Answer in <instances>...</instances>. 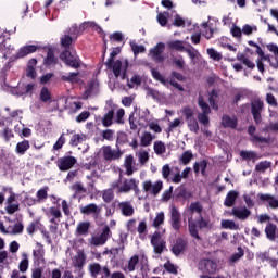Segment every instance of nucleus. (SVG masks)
Returning a JSON list of instances; mask_svg holds the SVG:
<instances>
[{
	"label": "nucleus",
	"instance_id": "0e129e2a",
	"mask_svg": "<svg viewBox=\"0 0 278 278\" xmlns=\"http://www.w3.org/2000/svg\"><path fill=\"white\" fill-rule=\"evenodd\" d=\"M40 100L43 102L47 101H51V92L49 91V89H47V87H43L40 91Z\"/></svg>",
	"mask_w": 278,
	"mask_h": 278
},
{
	"label": "nucleus",
	"instance_id": "6e6552de",
	"mask_svg": "<svg viewBox=\"0 0 278 278\" xmlns=\"http://www.w3.org/2000/svg\"><path fill=\"white\" fill-rule=\"evenodd\" d=\"M108 238H110V227L105 226L100 235H93L89 239V243L92 247H103L108 242Z\"/></svg>",
	"mask_w": 278,
	"mask_h": 278
},
{
	"label": "nucleus",
	"instance_id": "09e8293b",
	"mask_svg": "<svg viewBox=\"0 0 278 278\" xmlns=\"http://www.w3.org/2000/svg\"><path fill=\"white\" fill-rule=\"evenodd\" d=\"M154 153H156V155H163V153H166V144L162 141H155Z\"/></svg>",
	"mask_w": 278,
	"mask_h": 278
},
{
	"label": "nucleus",
	"instance_id": "b1692460",
	"mask_svg": "<svg viewBox=\"0 0 278 278\" xmlns=\"http://www.w3.org/2000/svg\"><path fill=\"white\" fill-rule=\"evenodd\" d=\"M232 216H236V218H239L240 220H247V217L251 216V211L247 207H233Z\"/></svg>",
	"mask_w": 278,
	"mask_h": 278
},
{
	"label": "nucleus",
	"instance_id": "bf43d9fd",
	"mask_svg": "<svg viewBox=\"0 0 278 278\" xmlns=\"http://www.w3.org/2000/svg\"><path fill=\"white\" fill-rule=\"evenodd\" d=\"M170 175H173V172L170 170V165L166 164L162 167V177L163 179H166L167 181H170Z\"/></svg>",
	"mask_w": 278,
	"mask_h": 278
},
{
	"label": "nucleus",
	"instance_id": "de8ad7c7",
	"mask_svg": "<svg viewBox=\"0 0 278 278\" xmlns=\"http://www.w3.org/2000/svg\"><path fill=\"white\" fill-rule=\"evenodd\" d=\"M205 168H207V161L205 160L195 163L193 166L194 173H202V175H205Z\"/></svg>",
	"mask_w": 278,
	"mask_h": 278
},
{
	"label": "nucleus",
	"instance_id": "412c9836",
	"mask_svg": "<svg viewBox=\"0 0 278 278\" xmlns=\"http://www.w3.org/2000/svg\"><path fill=\"white\" fill-rule=\"evenodd\" d=\"M151 244L153 245L155 253H162V251H164V242H162L160 232H155L152 236Z\"/></svg>",
	"mask_w": 278,
	"mask_h": 278
},
{
	"label": "nucleus",
	"instance_id": "6e6d98bb",
	"mask_svg": "<svg viewBox=\"0 0 278 278\" xmlns=\"http://www.w3.org/2000/svg\"><path fill=\"white\" fill-rule=\"evenodd\" d=\"M151 73L152 77L156 79V81H160L161 84H163V86H168V80H166L164 76L160 74V72H157L156 70H152Z\"/></svg>",
	"mask_w": 278,
	"mask_h": 278
},
{
	"label": "nucleus",
	"instance_id": "bb28decb",
	"mask_svg": "<svg viewBox=\"0 0 278 278\" xmlns=\"http://www.w3.org/2000/svg\"><path fill=\"white\" fill-rule=\"evenodd\" d=\"M38 61L36 59H30L27 63L26 75L30 77V79H36V65Z\"/></svg>",
	"mask_w": 278,
	"mask_h": 278
},
{
	"label": "nucleus",
	"instance_id": "a878e982",
	"mask_svg": "<svg viewBox=\"0 0 278 278\" xmlns=\"http://www.w3.org/2000/svg\"><path fill=\"white\" fill-rule=\"evenodd\" d=\"M80 213L81 214H94L96 216L99 215L101 213V206H98L97 204H89L86 206H81L80 207Z\"/></svg>",
	"mask_w": 278,
	"mask_h": 278
},
{
	"label": "nucleus",
	"instance_id": "49530a36",
	"mask_svg": "<svg viewBox=\"0 0 278 278\" xmlns=\"http://www.w3.org/2000/svg\"><path fill=\"white\" fill-rule=\"evenodd\" d=\"M169 16H170V13H168V12H163V13L157 14L156 18H157V23L161 25V27H166Z\"/></svg>",
	"mask_w": 278,
	"mask_h": 278
},
{
	"label": "nucleus",
	"instance_id": "ddd939ff",
	"mask_svg": "<svg viewBox=\"0 0 278 278\" xmlns=\"http://www.w3.org/2000/svg\"><path fill=\"white\" fill-rule=\"evenodd\" d=\"M251 105H252V115L255 123H262V110H264V102L260 99H254Z\"/></svg>",
	"mask_w": 278,
	"mask_h": 278
},
{
	"label": "nucleus",
	"instance_id": "423d86ee",
	"mask_svg": "<svg viewBox=\"0 0 278 278\" xmlns=\"http://www.w3.org/2000/svg\"><path fill=\"white\" fill-rule=\"evenodd\" d=\"M100 155L109 162H112L114 160H121L123 157V152L121 150H114L110 146H104L99 151Z\"/></svg>",
	"mask_w": 278,
	"mask_h": 278
},
{
	"label": "nucleus",
	"instance_id": "a19ab883",
	"mask_svg": "<svg viewBox=\"0 0 278 278\" xmlns=\"http://www.w3.org/2000/svg\"><path fill=\"white\" fill-rule=\"evenodd\" d=\"M207 55L214 62H220L223 60V54L214 48L206 49Z\"/></svg>",
	"mask_w": 278,
	"mask_h": 278
},
{
	"label": "nucleus",
	"instance_id": "c03bdc74",
	"mask_svg": "<svg viewBox=\"0 0 278 278\" xmlns=\"http://www.w3.org/2000/svg\"><path fill=\"white\" fill-rule=\"evenodd\" d=\"M63 81H70L71 84H78L79 74L78 73H70L62 76Z\"/></svg>",
	"mask_w": 278,
	"mask_h": 278
},
{
	"label": "nucleus",
	"instance_id": "864d4df0",
	"mask_svg": "<svg viewBox=\"0 0 278 278\" xmlns=\"http://www.w3.org/2000/svg\"><path fill=\"white\" fill-rule=\"evenodd\" d=\"M248 134H250V136H252L251 140L252 142H266V138H261L258 136H253V134H255V127L250 126L248 129Z\"/></svg>",
	"mask_w": 278,
	"mask_h": 278
},
{
	"label": "nucleus",
	"instance_id": "72a5a7b5",
	"mask_svg": "<svg viewBox=\"0 0 278 278\" xmlns=\"http://www.w3.org/2000/svg\"><path fill=\"white\" fill-rule=\"evenodd\" d=\"M90 229L89 222H80L76 227V236H86Z\"/></svg>",
	"mask_w": 278,
	"mask_h": 278
},
{
	"label": "nucleus",
	"instance_id": "9b49d317",
	"mask_svg": "<svg viewBox=\"0 0 278 278\" xmlns=\"http://www.w3.org/2000/svg\"><path fill=\"white\" fill-rule=\"evenodd\" d=\"M198 268L199 270H201V273H204L205 275H214V273L218 270V264H216V262L212 260L204 258L200 261Z\"/></svg>",
	"mask_w": 278,
	"mask_h": 278
},
{
	"label": "nucleus",
	"instance_id": "338daca9",
	"mask_svg": "<svg viewBox=\"0 0 278 278\" xmlns=\"http://www.w3.org/2000/svg\"><path fill=\"white\" fill-rule=\"evenodd\" d=\"M138 157H139V163L141 164V165H144V164H147L148 162H149V152H147V151H140V152H138Z\"/></svg>",
	"mask_w": 278,
	"mask_h": 278
},
{
	"label": "nucleus",
	"instance_id": "c9c22d12",
	"mask_svg": "<svg viewBox=\"0 0 278 278\" xmlns=\"http://www.w3.org/2000/svg\"><path fill=\"white\" fill-rule=\"evenodd\" d=\"M174 255H181L186 251V241L178 240L172 248Z\"/></svg>",
	"mask_w": 278,
	"mask_h": 278
},
{
	"label": "nucleus",
	"instance_id": "2eb2a0df",
	"mask_svg": "<svg viewBox=\"0 0 278 278\" xmlns=\"http://www.w3.org/2000/svg\"><path fill=\"white\" fill-rule=\"evenodd\" d=\"M72 262L73 266L75 268H78V276L81 277L84 275L81 268H84V265L86 264V254L84 253V251L79 250L72 258Z\"/></svg>",
	"mask_w": 278,
	"mask_h": 278
},
{
	"label": "nucleus",
	"instance_id": "f03ea898",
	"mask_svg": "<svg viewBox=\"0 0 278 278\" xmlns=\"http://www.w3.org/2000/svg\"><path fill=\"white\" fill-rule=\"evenodd\" d=\"M202 210L203 207L201 206V204L199 202H194L191 203L190 206L184 212V215L188 218L189 233L195 240H201V237L199 236L197 224H194V220L192 219V214H201Z\"/></svg>",
	"mask_w": 278,
	"mask_h": 278
},
{
	"label": "nucleus",
	"instance_id": "20e7f679",
	"mask_svg": "<svg viewBox=\"0 0 278 278\" xmlns=\"http://www.w3.org/2000/svg\"><path fill=\"white\" fill-rule=\"evenodd\" d=\"M198 105L201 108L202 113L198 114V121L203 125V127L210 126V117L208 114L211 112L210 105L205 103V99H203V96H200L198 99Z\"/></svg>",
	"mask_w": 278,
	"mask_h": 278
},
{
	"label": "nucleus",
	"instance_id": "39448f33",
	"mask_svg": "<svg viewBox=\"0 0 278 278\" xmlns=\"http://www.w3.org/2000/svg\"><path fill=\"white\" fill-rule=\"evenodd\" d=\"M139 181L130 178L125 179L124 181L118 180L117 182H113L112 188L116 189V192H130V190H136L138 188Z\"/></svg>",
	"mask_w": 278,
	"mask_h": 278
},
{
	"label": "nucleus",
	"instance_id": "f8f14e48",
	"mask_svg": "<svg viewBox=\"0 0 278 278\" xmlns=\"http://www.w3.org/2000/svg\"><path fill=\"white\" fill-rule=\"evenodd\" d=\"M166 49V45L163 42H159L154 48L150 49L149 55L154 60V62H164V50Z\"/></svg>",
	"mask_w": 278,
	"mask_h": 278
},
{
	"label": "nucleus",
	"instance_id": "4d7b16f0",
	"mask_svg": "<svg viewBox=\"0 0 278 278\" xmlns=\"http://www.w3.org/2000/svg\"><path fill=\"white\" fill-rule=\"evenodd\" d=\"M254 31H257L256 25L245 24L242 27V34H244V36H251V34H254Z\"/></svg>",
	"mask_w": 278,
	"mask_h": 278
},
{
	"label": "nucleus",
	"instance_id": "8fccbe9b",
	"mask_svg": "<svg viewBox=\"0 0 278 278\" xmlns=\"http://www.w3.org/2000/svg\"><path fill=\"white\" fill-rule=\"evenodd\" d=\"M88 27L98 31V34H101V31H102V29L99 27V25H97L94 22H84L80 25V29H88Z\"/></svg>",
	"mask_w": 278,
	"mask_h": 278
},
{
	"label": "nucleus",
	"instance_id": "13d9d810",
	"mask_svg": "<svg viewBox=\"0 0 278 278\" xmlns=\"http://www.w3.org/2000/svg\"><path fill=\"white\" fill-rule=\"evenodd\" d=\"M267 49L268 51H270L271 53H274V55L276 56V63L271 64V66L274 68H278V47L276 45H267Z\"/></svg>",
	"mask_w": 278,
	"mask_h": 278
},
{
	"label": "nucleus",
	"instance_id": "603ef678",
	"mask_svg": "<svg viewBox=\"0 0 278 278\" xmlns=\"http://www.w3.org/2000/svg\"><path fill=\"white\" fill-rule=\"evenodd\" d=\"M182 125H184L182 118H175L174 121L169 122L168 131H175L177 127H181Z\"/></svg>",
	"mask_w": 278,
	"mask_h": 278
},
{
	"label": "nucleus",
	"instance_id": "1a4fd4ad",
	"mask_svg": "<svg viewBox=\"0 0 278 278\" xmlns=\"http://www.w3.org/2000/svg\"><path fill=\"white\" fill-rule=\"evenodd\" d=\"M248 45H250V47H255L256 53L258 55V59L256 61V66L260 71V73H264V62L267 61L270 64H273L270 59L264 54V51L262 50V48L257 43H255L254 41L250 40V41H248Z\"/></svg>",
	"mask_w": 278,
	"mask_h": 278
},
{
	"label": "nucleus",
	"instance_id": "c85d7f7f",
	"mask_svg": "<svg viewBox=\"0 0 278 278\" xmlns=\"http://www.w3.org/2000/svg\"><path fill=\"white\" fill-rule=\"evenodd\" d=\"M138 262H140L138 255L131 256L128 264L123 268L124 273H134L138 266Z\"/></svg>",
	"mask_w": 278,
	"mask_h": 278
},
{
	"label": "nucleus",
	"instance_id": "f257e3e1",
	"mask_svg": "<svg viewBox=\"0 0 278 278\" xmlns=\"http://www.w3.org/2000/svg\"><path fill=\"white\" fill-rule=\"evenodd\" d=\"M129 125H130V129H138V127H147L148 125L149 129L154 134H162V126H160V121L152 119L147 123L144 117L138 118V114L136 113H132L129 116Z\"/></svg>",
	"mask_w": 278,
	"mask_h": 278
},
{
	"label": "nucleus",
	"instance_id": "0eeeda50",
	"mask_svg": "<svg viewBox=\"0 0 278 278\" xmlns=\"http://www.w3.org/2000/svg\"><path fill=\"white\" fill-rule=\"evenodd\" d=\"M60 58L67 66H71V68H79L80 66L79 56H77L75 52L65 50L60 54Z\"/></svg>",
	"mask_w": 278,
	"mask_h": 278
},
{
	"label": "nucleus",
	"instance_id": "774afa93",
	"mask_svg": "<svg viewBox=\"0 0 278 278\" xmlns=\"http://www.w3.org/2000/svg\"><path fill=\"white\" fill-rule=\"evenodd\" d=\"M240 155L243 160H255L257 157V154L253 151H241Z\"/></svg>",
	"mask_w": 278,
	"mask_h": 278
},
{
	"label": "nucleus",
	"instance_id": "aec40b11",
	"mask_svg": "<svg viewBox=\"0 0 278 278\" xmlns=\"http://www.w3.org/2000/svg\"><path fill=\"white\" fill-rule=\"evenodd\" d=\"M265 235L267 240L275 241L278 238L277 225L268 223L265 227Z\"/></svg>",
	"mask_w": 278,
	"mask_h": 278
},
{
	"label": "nucleus",
	"instance_id": "4c0bfd02",
	"mask_svg": "<svg viewBox=\"0 0 278 278\" xmlns=\"http://www.w3.org/2000/svg\"><path fill=\"white\" fill-rule=\"evenodd\" d=\"M114 121V109H111L104 116L102 117V125L104 127H111Z\"/></svg>",
	"mask_w": 278,
	"mask_h": 278
},
{
	"label": "nucleus",
	"instance_id": "5701e85b",
	"mask_svg": "<svg viewBox=\"0 0 278 278\" xmlns=\"http://www.w3.org/2000/svg\"><path fill=\"white\" fill-rule=\"evenodd\" d=\"M258 198L261 201H264L269 207L273 210H277L278 207V199L270 194H260Z\"/></svg>",
	"mask_w": 278,
	"mask_h": 278
},
{
	"label": "nucleus",
	"instance_id": "37998d69",
	"mask_svg": "<svg viewBox=\"0 0 278 278\" xmlns=\"http://www.w3.org/2000/svg\"><path fill=\"white\" fill-rule=\"evenodd\" d=\"M22 232H23V224H14L13 226H9L7 228V233H10L11 236H16Z\"/></svg>",
	"mask_w": 278,
	"mask_h": 278
},
{
	"label": "nucleus",
	"instance_id": "cd10ccee",
	"mask_svg": "<svg viewBox=\"0 0 278 278\" xmlns=\"http://www.w3.org/2000/svg\"><path fill=\"white\" fill-rule=\"evenodd\" d=\"M139 138H140L141 147H151V142H153V140H155V136H153L149 131L142 132Z\"/></svg>",
	"mask_w": 278,
	"mask_h": 278
},
{
	"label": "nucleus",
	"instance_id": "4be33fe9",
	"mask_svg": "<svg viewBox=\"0 0 278 278\" xmlns=\"http://www.w3.org/2000/svg\"><path fill=\"white\" fill-rule=\"evenodd\" d=\"M185 53L190 58L192 64H197L201 60V53L194 47L189 45L185 50Z\"/></svg>",
	"mask_w": 278,
	"mask_h": 278
},
{
	"label": "nucleus",
	"instance_id": "680f3d73",
	"mask_svg": "<svg viewBox=\"0 0 278 278\" xmlns=\"http://www.w3.org/2000/svg\"><path fill=\"white\" fill-rule=\"evenodd\" d=\"M164 219H165L164 212L157 213L154 220H153V227H160V225H163Z\"/></svg>",
	"mask_w": 278,
	"mask_h": 278
},
{
	"label": "nucleus",
	"instance_id": "7c9ffc66",
	"mask_svg": "<svg viewBox=\"0 0 278 278\" xmlns=\"http://www.w3.org/2000/svg\"><path fill=\"white\" fill-rule=\"evenodd\" d=\"M119 210L124 216H134V206L129 202H121Z\"/></svg>",
	"mask_w": 278,
	"mask_h": 278
},
{
	"label": "nucleus",
	"instance_id": "79ce46f5",
	"mask_svg": "<svg viewBox=\"0 0 278 278\" xmlns=\"http://www.w3.org/2000/svg\"><path fill=\"white\" fill-rule=\"evenodd\" d=\"M236 199H238V192L229 191L225 199L226 207H231L233 205V203H236Z\"/></svg>",
	"mask_w": 278,
	"mask_h": 278
},
{
	"label": "nucleus",
	"instance_id": "ea45409f",
	"mask_svg": "<svg viewBox=\"0 0 278 278\" xmlns=\"http://www.w3.org/2000/svg\"><path fill=\"white\" fill-rule=\"evenodd\" d=\"M81 142H86V135H84V134H76V135L72 136L70 144L72 147H78V144H81Z\"/></svg>",
	"mask_w": 278,
	"mask_h": 278
},
{
	"label": "nucleus",
	"instance_id": "473e14b6",
	"mask_svg": "<svg viewBox=\"0 0 278 278\" xmlns=\"http://www.w3.org/2000/svg\"><path fill=\"white\" fill-rule=\"evenodd\" d=\"M33 255L36 260L45 262V248L42 247V244L36 243Z\"/></svg>",
	"mask_w": 278,
	"mask_h": 278
},
{
	"label": "nucleus",
	"instance_id": "052dcab7",
	"mask_svg": "<svg viewBox=\"0 0 278 278\" xmlns=\"http://www.w3.org/2000/svg\"><path fill=\"white\" fill-rule=\"evenodd\" d=\"M67 105H70L71 110H73L74 112H77L78 110H81V102L77 101V100H71L68 99L66 101Z\"/></svg>",
	"mask_w": 278,
	"mask_h": 278
},
{
	"label": "nucleus",
	"instance_id": "e2e57ef3",
	"mask_svg": "<svg viewBox=\"0 0 278 278\" xmlns=\"http://www.w3.org/2000/svg\"><path fill=\"white\" fill-rule=\"evenodd\" d=\"M140 84H142V78L138 75L132 76L130 81H128L129 88H137Z\"/></svg>",
	"mask_w": 278,
	"mask_h": 278
},
{
	"label": "nucleus",
	"instance_id": "9d476101",
	"mask_svg": "<svg viewBox=\"0 0 278 278\" xmlns=\"http://www.w3.org/2000/svg\"><path fill=\"white\" fill-rule=\"evenodd\" d=\"M129 63L127 60H117L114 62L112 66V71L115 77H119L121 79H125V75H127V68Z\"/></svg>",
	"mask_w": 278,
	"mask_h": 278
},
{
	"label": "nucleus",
	"instance_id": "e433bc0d",
	"mask_svg": "<svg viewBox=\"0 0 278 278\" xmlns=\"http://www.w3.org/2000/svg\"><path fill=\"white\" fill-rule=\"evenodd\" d=\"M22 261L18 264L20 273H27L29 268V255L27 253L22 254Z\"/></svg>",
	"mask_w": 278,
	"mask_h": 278
},
{
	"label": "nucleus",
	"instance_id": "4468645a",
	"mask_svg": "<svg viewBox=\"0 0 278 278\" xmlns=\"http://www.w3.org/2000/svg\"><path fill=\"white\" fill-rule=\"evenodd\" d=\"M170 225L175 231H179L181 228V213H179V210L175 205L170 207Z\"/></svg>",
	"mask_w": 278,
	"mask_h": 278
},
{
	"label": "nucleus",
	"instance_id": "f704fd0d",
	"mask_svg": "<svg viewBox=\"0 0 278 278\" xmlns=\"http://www.w3.org/2000/svg\"><path fill=\"white\" fill-rule=\"evenodd\" d=\"M223 127H229L230 129H235L236 125H238V119L236 117H230L229 115H225L222 118Z\"/></svg>",
	"mask_w": 278,
	"mask_h": 278
},
{
	"label": "nucleus",
	"instance_id": "dca6fc26",
	"mask_svg": "<svg viewBox=\"0 0 278 278\" xmlns=\"http://www.w3.org/2000/svg\"><path fill=\"white\" fill-rule=\"evenodd\" d=\"M162 188H164V184L160 180L154 184L151 182V180H147L143 182V190L154 195L160 194Z\"/></svg>",
	"mask_w": 278,
	"mask_h": 278
},
{
	"label": "nucleus",
	"instance_id": "393cba45",
	"mask_svg": "<svg viewBox=\"0 0 278 278\" xmlns=\"http://www.w3.org/2000/svg\"><path fill=\"white\" fill-rule=\"evenodd\" d=\"M167 47L173 51L186 52L188 47H186V41L173 40L167 42Z\"/></svg>",
	"mask_w": 278,
	"mask_h": 278
},
{
	"label": "nucleus",
	"instance_id": "6ab92c4d",
	"mask_svg": "<svg viewBox=\"0 0 278 278\" xmlns=\"http://www.w3.org/2000/svg\"><path fill=\"white\" fill-rule=\"evenodd\" d=\"M37 51H38V46H36V45L24 46L17 51L16 58H18V59L26 58V55L36 53Z\"/></svg>",
	"mask_w": 278,
	"mask_h": 278
},
{
	"label": "nucleus",
	"instance_id": "58836bf2",
	"mask_svg": "<svg viewBox=\"0 0 278 278\" xmlns=\"http://www.w3.org/2000/svg\"><path fill=\"white\" fill-rule=\"evenodd\" d=\"M222 227L232 231H238L240 229V226H238V224L231 219H222Z\"/></svg>",
	"mask_w": 278,
	"mask_h": 278
},
{
	"label": "nucleus",
	"instance_id": "2f4dec72",
	"mask_svg": "<svg viewBox=\"0 0 278 278\" xmlns=\"http://www.w3.org/2000/svg\"><path fill=\"white\" fill-rule=\"evenodd\" d=\"M29 141L23 140L16 144L15 152L17 153V155H25V153L29 151Z\"/></svg>",
	"mask_w": 278,
	"mask_h": 278
},
{
	"label": "nucleus",
	"instance_id": "c756f323",
	"mask_svg": "<svg viewBox=\"0 0 278 278\" xmlns=\"http://www.w3.org/2000/svg\"><path fill=\"white\" fill-rule=\"evenodd\" d=\"M97 92H99V81L92 80L91 83L88 84L84 98L88 99V97L92 94H97Z\"/></svg>",
	"mask_w": 278,
	"mask_h": 278
},
{
	"label": "nucleus",
	"instance_id": "5fc2aeb1",
	"mask_svg": "<svg viewBox=\"0 0 278 278\" xmlns=\"http://www.w3.org/2000/svg\"><path fill=\"white\" fill-rule=\"evenodd\" d=\"M237 60L245 64L248 68H255V63H253L251 60L244 56V54H238Z\"/></svg>",
	"mask_w": 278,
	"mask_h": 278
},
{
	"label": "nucleus",
	"instance_id": "69168bd1",
	"mask_svg": "<svg viewBox=\"0 0 278 278\" xmlns=\"http://www.w3.org/2000/svg\"><path fill=\"white\" fill-rule=\"evenodd\" d=\"M89 270L92 277H99V274L101 273V265H99L98 263H93L89 266Z\"/></svg>",
	"mask_w": 278,
	"mask_h": 278
},
{
	"label": "nucleus",
	"instance_id": "7ed1b4c3",
	"mask_svg": "<svg viewBox=\"0 0 278 278\" xmlns=\"http://www.w3.org/2000/svg\"><path fill=\"white\" fill-rule=\"evenodd\" d=\"M180 114L185 116V121L187 123L189 131H192L193 134H199V121L194 116V109L190 106H184L180 110Z\"/></svg>",
	"mask_w": 278,
	"mask_h": 278
},
{
	"label": "nucleus",
	"instance_id": "3c124183",
	"mask_svg": "<svg viewBox=\"0 0 278 278\" xmlns=\"http://www.w3.org/2000/svg\"><path fill=\"white\" fill-rule=\"evenodd\" d=\"M270 167V162L268 161H262L258 164H256L255 170L256 173H265Z\"/></svg>",
	"mask_w": 278,
	"mask_h": 278
},
{
	"label": "nucleus",
	"instance_id": "f3484780",
	"mask_svg": "<svg viewBox=\"0 0 278 278\" xmlns=\"http://www.w3.org/2000/svg\"><path fill=\"white\" fill-rule=\"evenodd\" d=\"M77 163V159L73 156H64L59 159L58 166L60 170H71L73 166Z\"/></svg>",
	"mask_w": 278,
	"mask_h": 278
},
{
	"label": "nucleus",
	"instance_id": "a18cd8bd",
	"mask_svg": "<svg viewBox=\"0 0 278 278\" xmlns=\"http://www.w3.org/2000/svg\"><path fill=\"white\" fill-rule=\"evenodd\" d=\"M181 172L179 170V168H174V170L172 172V176L169 178V181H172V184H181Z\"/></svg>",
	"mask_w": 278,
	"mask_h": 278
},
{
	"label": "nucleus",
	"instance_id": "a211bd4d",
	"mask_svg": "<svg viewBox=\"0 0 278 278\" xmlns=\"http://www.w3.org/2000/svg\"><path fill=\"white\" fill-rule=\"evenodd\" d=\"M124 168L128 177H131V175L138 170V167H136V162L134 161V155L130 154L125 157Z\"/></svg>",
	"mask_w": 278,
	"mask_h": 278
}]
</instances>
